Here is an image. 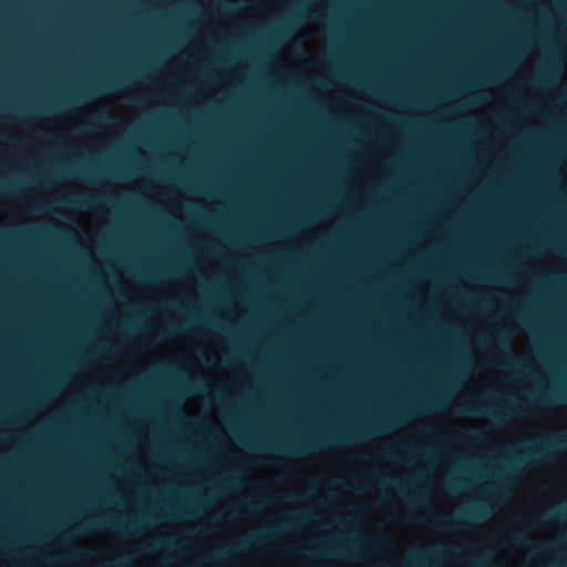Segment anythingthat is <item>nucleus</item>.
<instances>
[{"mask_svg":"<svg viewBox=\"0 0 567 567\" xmlns=\"http://www.w3.org/2000/svg\"><path fill=\"white\" fill-rule=\"evenodd\" d=\"M155 92L153 90H150V89H145L144 92L141 94V96L143 99L147 97L148 95H154Z\"/></svg>","mask_w":567,"mask_h":567,"instance_id":"nucleus-32","label":"nucleus"},{"mask_svg":"<svg viewBox=\"0 0 567 567\" xmlns=\"http://www.w3.org/2000/svg\"><path fill=\"white\" fill-rule=\"evenodd\" d=\"M96 212L106 215L109 213V209L105 206H99Z\"/></svg>","mask_w":567,"mask_h":567,"instance_id":"nucleus-35","label":"nucleus"},{"mask_svg":"<svg viewBox=\"0 0 567 567\" xmlns=\"http://www.w3.org/2000/svg\"><path fill=\"white\" fill-rule=\"evenodd\" d=\"M123 491H124L125 497L128 498L130 491H127L126 488H123Z\"/></svg>","mask_w":567,"mask_h":567,"instance_id":"nucleus-50","label":"nucleus"},{"mask_svg":"<svg viewBox=\"0 0 567 567\" xmlns=\"http://www.w3.org/2000/svg\"><path fill=\"white\" fill-rule=\"evenodd\" d=\"M276 8L277 3L272 4L270 2H259L255 8L240 9L237 16L240 18H261L264 11L268 14H271L275 12Z\"/></svg>","mask_w":567,"mask_h":567,"instance_id":"nucleus-5","label":"nucleus"},{"mask_svg":"<svg viewBox=\"0 0 567 567\" xmlns=\"http://www.w3.org/2000/svg\"><path fill=\"white\" fill-rule=\"evenodd\" d=\"M515 567H522V565L520 564H516Z\"/></svg>","mask_w":567,"mask_h":567,"instance_id":"nucleus-56","label":"nucleus"},{"mask_svg":"<svg viewBox=\"0 0 567 567\" xmlns=\"http://www.w3.org/2000/svg\"><path fill=\"white\" fill-rule=\"evenodd\" d=\"M82 229H83V231L86 234V238H87V240L91 243V246H93L94 240H93V238H92V236H91L90 231H89L85 227H82Z\"/></svg>","mask_w":567,"mask_h":567,"instance_id":"nucleus-34","label":"nucleus"},{"mask_svg":"<svg viewBox=\"0 0 567 567\" xmlns=\"http://www.w3.org/2000/svg\"><path fill=\"white\" fill-rule=\"evenodd\" d=\"M233 380L243 385L249 381V374L244 368V365H239L236 368L235 373L233 375Z\"/></svg>","mask_w":567,"mask_h":567,"instance_id":"nucleus-13","label":"nucleus"},{"mask_svg":"<svg viewBox=\"0 0 567 567\" xmlns=\"http://www.w3.org/2000/svg\"><path fill=\"white\" fill-rule=\"evenodd\" d=\"M167 286L169 288L171 295L173 296V295H176V290L184 285L181 281H172V282H168Z\"/></svg>","mask_w":567,"mask_h":567,"instance_id":"nucleus-23","label":"nucleus"},{"mask_svg":"<svg viewBox=\"0 0 567 567\" xmlns=\"http://www.w3.org/2000/svg\"><path fill=\"white\" fill-rule=\"evenodd\" d=\"M352 186H353V192H354V193H355V195H357V196H355V200H357V202H359V194H360V193H361V190H362V185H361V183H359V181H357V179H355V181L353 182Z\"/></svg>","mask_w":567,"mask_h":567,"instance_id":"nucleus-25","label":"nucleus"},{"mask_svg":"<svg viewBox=\"0 0 567 567\" xmlns=\"http://www.w3.org/2000/svg\"><path fill=\"white\" fill-rule=\"evenodd\" d=\"M177 361L185 364V365H195V364H198V361L197 359L195 358L194 354H188V355H177L176 357Z\"/></svg>","mask_w":567,"mask_h":567,"instance_id":"nucleus-17","label":"nucleus"},{"mask_svg":"<svg viewBox=\"0 0 567 567\" xmlns=\"http://www.w3.org/2000/svg\"><path fill=\"white\" fill-rule=\"evenodd\" d=\"M49 223H50L53 227H55V228H58V229H60V230H63V231H71V230H74V229L71 227V225H69V224H66V223H64V221H61V220H59V219H56V218H50V219H49Z\"/></svg>","mask_w":567,"mask_h":567,"instance_id":"nucleus-16","label":"nucleus"},{"mask_svg":"<svg viewBox=\"0 0 567 567\" xmlns=\"http://www.w3.org/2000/svg\"><path fill=\"white\" fill-rule=\"evenodd\" d=\"M20 199L29 202V200H31V197L30 196H22Z\"/></svg>","mask_w":567,"mask_h":567,"instance_id":"nucleus-48","label":"nucleus"},{"mask_svg":"<svg viewBox=\"0 0 567 567\" xmlns=\"http://www.w3.org/2000/svg\"><path fill=\"white\" fill-rule=\"evenodd\" d=\"M310 461H311V462H316V461H317V455H311V456H310Z\"/></svg>","mask_w":567,"mask_h":567,"instance_id":"nucleus-51","label":"nucleus"},{"mask_svg":"<svg viewBox=\"0 0 567 567\" xmlns=\"http://www.w3.org/2000/svg\"><path fill=\"white\" fill-rule=\"evenodd\" d=\"M310 95L316 101L324 103L331 109H336V111L340 114L351 115L357 111L354 107H346L342 104L338 103L334 95L331 92H323L317 86H312L310 89Z\"/></svg>","mask_w":567,"mask_h":567,"instance_id":"nucleus-3","label":"nucleus"},{"mask_svg":"<svg viewBox=\"0 0 567 567\" xmlns=\"http://www.w3.org/2000/svg\"><path fill=\"white\" fill-rule=\"evenodd\" d=\"M125 128V122L123 118L121 121L110 124L106 127V132H99L91 138L95 142L105 143L110 138H115L120 135V133Z\"/></svg>","mask_w":567,"mask_h":567,"instance_id":"nucleus-6","label":"nucleus"},{"mask_svg":"<svg viewBox=\"0 0 567 567\" xmlns=\"http://www.w3.org/2000/svg\"><path fill=\"white\" fill-rule=\"evenodd\" d=\"M247 68H248L247 63H239L225 72L218 73L217 75L221 80H224V84H226L228 80L240 81L245 78Z\"/></svg>","mask_w":567,"mask_h":567,"instance_id":"nucleus-7","label":"nucleus"},{"mask_svg":"<svg viewBox=\"0 0 567 567\" xmlns=\"http://www.w3.org/2000/svg\"><path fill=\"white\" fill-rule=\"evenodd\" d=\"M307 62L322 70L326 66L324 60L318 53H311Z\"/></svg>","mask_w":567,"mask_h":567,"instance_id":"nucleus-15","label":"nucleus"},{"mask_svg":"<svg viewBox=\"0 0 567 567\" xmlns=\"http://www.w3.org/2000/svg\"><path fill=\"white\" fill-rule=\"evenodd\" d=\"M309 14L310 16H321V17H324L326 16V12H324V8L321 6V4H313L310 9H309Z\"/></svg>","mask_w":567,"mask_h":567,"instance_id":"nucleus-20","label":"nucleus"},{"mask_svg":"<svg viewBox=\"0 0 567 567\" xmlns=\"http://www.w3.org/2000/svg\"><path fill=\"white\" fill-rule=\"evenodd\" d=\"M429 289V284L427 282H424V284H421L417 286V290L421 292V293H426Z\"/></svg>","mask_w":567,"mask_h":567,"instance_id":"nucleus-29","label":"nucleus"},{"mask_svg":"<svg viewBox=\"0 0 567 567\" xmlns=\"http://www.w3.org/2000/svg\"><path fill=\"white\" fill-rule=\"evenodd\" d=\"M447 312H450L453 317L455 316V311L452 310L451 308L446 307L445 308Z\"/></svg>","mask_w":567,"mask_h":567,"instance_id":"nucleus-44","label":"nucleus"},{"mask_svg":"<svg viewBox=\"0 0 567 567\" xmlns=\"http://www.w3.org/2000/svg\"><path fill=\"white\" fill-rule=\"evenodd\" d=\"M342 92L348 95V96H351V97H354L355 94H354V91L350 87H346L344 90H342Z\"/></svg>","mask_w":567,"mask_h":567,"instance_id":"nucleus-33","label":"nucleus"},{"mask_svg":"<svg viewBox=\"0 0 567 567\" xmlns=\"http://www.w3.org/2000/svg\"><path fill=\"white\" fill-rule=\"evenodd\" d=\"M488 289H489V288H487V287H478V288H477V290H478V291H486V290H488Z\"/></svg>","mask_w":567,"mask_h":567,"instance_id":"nucleus-47","label":"nucleus"},{"mask_svg":"<svg viewBox=\"0 0 567 567\" xmlns=\"http://www.w3.org/2000/svg\"><path fill=\"white\" fill-rule=\"evenodd\" d=\"M368 172H370L372 175L378 176L384 173L383 169L380 168V165L375 162H369L367 167L364 169H359L358 175L363 176Z\"/></svg>","mask_w":567,"mask_h":567,"instance_id":"nucleus-12","label":"nucleus"},{"mask_svg":"<svg viewBox=\"0 0 567 567\" xmlns=\"http://www.w3.org/2000/svg\"><path fill=\"white\" fill-rule=\"evenodd\" d=\"M373 538H374V540H375V542H378V540H380V539H381V538H383V537H382L380 534H377V535H374V537H373Z\"/></svg>","mask_w":567,"mask_h":567,"instance_id":"nucleus-46","label":"nucleus"},{"mask_svg":"<svg viewBox=\"0 0 567 567\" xmlns=\"http://www.w3.org/2000/svg\"><path fill=\"white\" fill-rule=\"evenodd\" d=\"M454 529H460L462 526H470L467 522H453L450 524Z\"/></svg>","mask_w":567,"mask_h":567,"instance_id":"nucleus-27","label":"nucleus"},{"mask_svg":"<svg viewBox=\"0 0 567 567\" xmlns=\"http://www.w3.org/2000/svg\"><path fill=\"white\" fill-rule=\"evenodd\" d=\"M442 421H443L445 424H451V420H450V417H447V416H443V417H442Z\"/></svg>","mask_w":567,"mask_h":567,"instance_id":"nucleus-42","label":"nucleus"},{"mask_svg":"<svg viewBox=\"0 0 567 567\" xmlns=\"http://www.w3.org/2000/svg\"><path fill=\"white\" fill-rule=\"evenodd\" d=\"M153 326H156L157 324V321L156 320H153L152 321Z\"/></svg>","mask_w":567,"mask_h":567,"instance_id":"nucleus-55","label":"nucleus"},{"mask_svg":"<svg viewBox=\"0 0 567 567\" xmlns=\"http://www.w3.org/2000/svg\"><path fill=\"white\" fill-rule=\"evenodd\" d=\"M194 288H195V284H194V282H193V284H190V285H185V289H186V291H187V292L193 291V290H194Z\"/></svg>","mask_w":567,"mask_h":567,"instance_id":"nucleus-39","label":"nucleus"},{"mask_svg":"<svg viewBox=\"0 0 567 567\" xmlns=\"http://www.w3.org/2000/svg\"><path fill=\"white\" fill-rule=\"evenodd\" d=\"M54 212L61 216L66 217V218H72V215H73V213L66 207L55 208Z\"/></svg>","mask_w":567,"mask_h":567,"instance_id":"nucleus-22","label":"nucleus"},{"mask_svg":"<svg viewBox=\"0 0 567 567\" xmlns=\"http://www.w3.org/2000/svg\"><path fill=\"white\" fill-rule=\"evenodd\" d=\"M227 447H228V449H231V450H234V451L239 452V453L241 454V461H243L246 465L251 466V465H254V464L257 462V460H258V456H256V455L247 454V453H244V452L239 451V449H237V446H236V445H235L230 440H228V441H227Z\"/></svg>","mask_w":567,"mask_h":567,"instance_id":"nucleus-11","label":"nucleus"},{"mask_svg":"<svg viewBox=\"0 0 567 567\" xmlns=\"http://www.w3.org/2000/svg\"><path fill=\"white\" fill-rule=\"evenodd\" d=\"M197 331L200 332L204 336H212V332L209 330H207V329H199Z\"/></svg>","mask_w":567,"mask_h":567,"instance_id":"nucleus-40","label":"nucleus"},{"mask_svg":"<svg viewBox=\"0 0 567 567\" xmlns=\"http://www.w3.org/2000/svg\"><path fill=\"white\" fill-rule=\"evenodd\" d=\"M441 516H442L441 513H434L433 518H434L435 522H439V517H441Z\"/></svg>","mask_w":567,"mask_h":567,"instance_id":"nucleus-43","label":"nucleus"},{"mask_svg":"<svg viewBox=\"0 0 567 567\" xmlns=\"http://www.w3.org/2000/svg\"><path fill=\"white\" fill-rule=\"evenodd\" d=\"M328 227L329 226L327 223H321L318 226L306 230L298 238H291L286 241H275V243L270 244V247L274 249H295L298 247L299 240H310L312 235L324 234L327 231Z\"/></svg>","mask_w":567,"mask_h":567,"instance_id":"nucleus-4","label":"nucleus"},{"mask_svg":"<svg viewBox=\"0 0 567 567\" xmlns=\"http://www.w3.org/2000/svg\"><path fill=\"white\" fill-rule=\"evenodd\" d=\"M189 237L196 241H205L213 245H220V241L214 237L213 235L208 234L202 228H198L196 230H193L189 233Z\"/></svg>","mask_w":567,"mask_h":567,"instance_id":"nucleus-9","label":"nucleus"},{"mask_svg":"<svg viewBox=\"0 0 567 567\" xmlns=\"http://www.w3.org/2000/svg\"><path fill=\"white\" fill-rule=\"evenodd\" d=\"M381 128L385 132H391V133H394L395 132V126L390 124V123H383L381 125Z\"/></svg>","mask_w":567,"mask_h":567,"instance_id":"nucleus-26","label":"nucleus"},{"mask_svg":"<svg viewBox=\"0 0 567 567\" xmlns=\"http://www.w3.org/2000/svg\"><path fill=\"white\" fill-rule=\"evenodd\" d=\"M550 265L559 272H567V259L560 256L550 258Z\"/></svg>","mask_w":567,"mask_h":567,"instance_id":"nucleus-14","label":"nucleus"},{"mask_svg":"<svg viewBox=\"0 0 567 567\" xmlns=\"http://www.w3.org/2000/svg\"><path fill=\"white\" fill-rule=\"evenodd\" d=\"M488 375L493 377V378H495L497 380H503V379H506V378L509 377L508 373H506V372H504L502 370H496V369H489L488 370Z\"/></svg>","mask_w":567,"mask_h":567,"instance_id":"nucleus-19","label":"nucleus"},{"mask_svg":"<svg viewBox=\"0 0 567 567\" xmlns=\"http://www.w3.org/2000/svg\"><path fill=\"white\" fill-rule=\"evenodd\" d=\"M540 3L543 6H549L550 4L549 0H542Z\"/></svg>","mask_w":567,"mask_h":567,"instance_id":"nucleus-45","label":"nucleus"},{"mask_svg":"<svg viewBox=\"0 0 567 567\" xmlns=\"http://www.w3.org/2000/svg\"><path fill=\"white\" fill-rule=\"evenodd\" d=\"M146 432L145 429H142L140 433ZM146 449V433H144V440L141 442V451Z\"/></svg>","mask_w":567,"mask_h":567,"instance_id":"nucleus-31","label":"nucleus"},{"mask_svg":"<svg viewBox=\"0 0 567 567\" xmlns=\"http://www.w3.org/2000/svg\"><path fill=\"white\" fill-rule=\"evenodd\" d=\"M101 190L111 197L121 196L123 193L138 192L148 199H164L166 209L176 218H182L184 212L179 200L181 192L174 185L159 184L146 176H140L131 184L105 183Z\"/></svg>","mask_w":567,"mask_h":567,"instance_id":"nucleus-1","label":"nucleus"},{"mask_svg":"<svg viewBox=\"0 0 567 567\" xmlns=\"http://www.w3.org/2000/svg\"><path fill=\"white\" fill-rule=\"evenodd\" d=\"M169 317L174 318V317H175V313L169 312Z\"/></svg>","mask_w":567,"mask_h":567,"instance_id":"nucleus-54","label":"nucleus"},{"mask_svg":"<svg viewBox=\"0 0 567 567\" xmlns=\"http://www.w3.org/2000/svg\"><path fill=\"white\" fill-rule=\"evenodd\" d=\"M419 423H421L423 425H426V426H432L433 425V419H431V417L423 419Z\"/></svg>","mask_w":567,"mask_h":567,"instance_id":"nucleus-30","label":"nucleus"},{"mask_svg":"<svg viewBox=\"0 0 567 567\" xmlns=\"http://www.w3.org/2000/svg\"><path fill=\"white\" fill-rule=\"evenodd\" d=\"M142 338H138L134 341V343L127 349V352L130 353H136V344L142 341Z\"/></svg>","mask_w":567,"mask_h":567,"instance_id":"nucleus-28","label":"nucleus"},{"mask_svg":"<svg viewBox=\"0 0 567 567\" xmlns=\"http://www.w3.org/2000/svg\"><path fill=\"white\" fill-rule=\"evenodd\" d=\"M286 58L287 54L284 51H279L274 55V63L280 64Z\"/></svg>","mask_w":567,"mask_h":567,"instance_id":"nucleus-24","label":"nucleus"},{"mask_svg":"<svg viewBox=\"0 0 567 567\" xmlns=\"http://www.w3.org/2000/svg\"><path fill=\"white\" fill-rule=\"evenodd\" d=\"M190 200L196 202V203L200 202L199 198H190Z\"/></svg>","mask_w":567,"mask_h":567,"instance_id":"nucleus-52","label":"nucleus"},{"mask_svg":"<svg viewBox=\"0 0 567 567\" xmlns=\"http://www.w3.org/2000/svg\"><path fill=\"white\" fill-rule=\"evenodd\" d=\"M182 70H183L184 72H186V73H189V71H190V65H189V64H187V63H185V64H183Z\"/></svg>","mask_w":567,"mask_h":567,"instance_id":"nucleus-41","label":"nucleus"},{"mask_svg":"<svg viewBox=\"0 0 567 567\" xmlns=\"http://www.w3.org/2000/svg\"><path fill=\"white\" fill-rule=\"evenodd\" d=\"M79 243H80L83 247H85V246H86V245H85V240H83L82 238H79Z\"/></svg>","mask_w":567,"mask_h":567,"instance_id":"nucleus-49","label":"nucleus"},{"mask_svg":"<svg viewBox=\"0 0 567 567\" xmlns=\"http://www.w3.org/2000/svg\"><path fill=\"white\" fill-rule=\"evenodd\" d=\"M220 87L217 83H212L210 85H208L203 92H198L197 95L199 94H203V95H215L219 92Z\"/></svg>","mask_w":567,"mask_h":567,"instance_id":"nucleus-18","label":"nucleus"},{"mask_svg":"<svg viewBox=\"0 0 567 567\" xmlns=\"http://www.w3.org/2000/svg\"><path fill=\"white\" fill-rule=\"evenodd\" d=\"M537 560L539 561L540 565H545L547 563V559L544 555H540Z\"/></svg>","mask_w":567,"mask_h":567,"instance_id":"nucleus-38","label":"nucleus"},{"mask_svg":"<svg viewBox=\"0 0 567 567\" xmlns=\"http://www.w3.org/2000/svg\"><path fill=\"white\" fill-rule=\"evenodd\" d=\"M272 461L271 465L276 468H280L284 472H289L292 466V461L287 457H274L269 456Z\"/></svg>","mask_w":567,"mask_h":567,"instance_id":"nucleus-10","label":"nucleus"},{"mask_svg":"<svg viewBox=\"0 0 567 567\" xmlns=\"http://www.w3.org/2000/svg\"><path fill=\"white\" fill-rule=\"evenodd\" d=\"M116 373L121 374L123 378H128V374L124 372L123 368H117Z\"/></svg>","mask_w":567,"mask_h":567,"instance_id":"nucleus-37","label":"nucleus"},{"mask_svg":"<svg viewBox=\"0 0 567 567\" xmlns=\"http://www.w3.org/2000/svg\"><path fill=\"white\" fill-rule=\"evenodd\" d=\"M216 338H217V339H219V340H221V341H224V337H223V336H219V334H218V336H216Z\"/></svg>","mask_w":567,"mask_h":567,"instance_id":"nucleus-53","label":"nucleus"},{"mask_svg":"<svg viewBox=\"0 0 567 567\" xmlns=\"http://www.w3.org/2000/svg\"><path fill=\"white\" fill-rule=\"evenodd\" d=\"M215 430H216L217 432H219V433H221V434L226 435L224 427H223L219 423H217V424L215 425Z\"/></svg>","mask_w":567,"mask_h":567,"instance_id":"nucleus-36","label":"nucleus"},{"mask_svg":"<svg viewBox=\"0 0 567 567\" xmlns=\"http://www.w3.org/2000/svg\"><path fill=\"white\" fill-rule=\"evenodd\" d=\"M126 97V92L121 90L116 91L112 96L107 95L103 97V103L100 102H91L85 105H82L80 107H75L71 110L64 117H48V118H41L38 121L39 126L42 127L41 124L52 122L56 124L59 128H64V123L70 122H80L85 123L87 117L91 115H94L96 113H100L104 105L111 104L113 102V99L122 100Z\"/></svg>","mask_w":567,"mask_h":567,"instance_id":"nucleus-2","label":"nucleus"},{"mask_svg":"<svg viewBox=\"0 0 567 567\" xmlns=\"http://www.w3.org/2000/svg\"><path fill=\"white\" fill-rule=\"evenodd\" d=\"M245 312H246V309L239 302H236L234 305V307H233V315H234V317L238 318L241 315H244Z\"/></svg>","mask_w":567,"mask_h":567,"instance_id":"nucleus-21","label":"nucleus"},{"mask_svg":"<svg viewBox=\"0 0 567 567\" xmlns=\"http://www.w3.org/2000/svg\"><path fill=\"white\" fill-rule=\"evenodd\" d=\"M120 276H121V279H122V281H123L124 286H125L126 292L138 291L143 297H146V298H153L154 297L151 293L153 291V289L142 288L136 282L130 281V280L125 279L123 277L122 272H120Z\"/></svg>","mask_w":567,"mask_h":567,"instance_id":"nucleus-8","label":"nucleus"}]
</instances>
